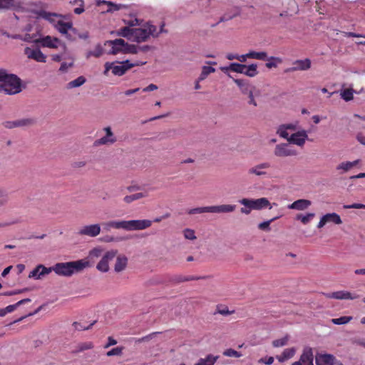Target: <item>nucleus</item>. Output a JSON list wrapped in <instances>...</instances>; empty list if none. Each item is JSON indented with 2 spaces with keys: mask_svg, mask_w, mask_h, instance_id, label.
<instances>
[{
  "mask_svg": "<svg viewBox=\"0 0 365 365\" xmlns=\"http://www.w3.org/2000/svg\"><path fill=\"white\" fill-rule=\"evenodd\" d=\"M36 15V19H43L53 25V26L61 34L65 35L66 38L70 41H75L76 37L73 34H76L77 29L73 27L71 22H64L58 18H62L63 16L56 13L48 12L44 10L32 11Z\"/></svg>",
  "mask_w": 365,
  "mask_h": 365,
  "instance_id": "obj_1",
  "label": "nucleus"
},
{
  "mask_svg": "<svg viewBox=\"0 0 365 365\" xmlns=\"http://www.w3.org/2000/svg\"><path fill=\"white\" fill-rule=\"evenodd\" d=\"M88 266L89 262L88 261L80 259L68 262H58L50 269L51 272L53 271L58 275L71 277L75 273L81 272Z\"/></svg>",
  "mask_w": 365,
  "mask_h": 365,
  "instance_id": "obj_2",
  "label": "nucleus"
},
{
  "mask_svg": "<svg viewBox=\"0 0 365 365\" xmlns=\"http://www.w3.org/2000/svg\"><path fill=\"white\" fill-rule=\"evenodd\" d=\"M21 81L14 74H8L0 70V92L7 95H14L21 91Z\"/></svg>",
  "mask_w": 365,
  "mask_h": 365,
  "instance_id": "obj_3",
  "label": "nucleus"
},
{
  "mask_svg": "<svg viewBox=\"0 0 365 365\" xmlns=\"http://www.w3.org/2000/svg\"><path fill=\"white\" fill-rule=\"evenodd\" d=\"M146 61H136L135 63H130L128 60L124 61L118 64L107 62L105 63V71L103 73L107 76L108 71L112 70L113 75L121 76L130 68L134 66L144 65Z\"/></svg>",
  "mask_w": 365,
  "mask_h": 365,
  "instance_id": "obj_4",
  "label": "nucleus"
},
{
  "mask_svg": "<svg viewBox=\"0 0 365 365\" xmlns=\"http://www.w3.org/2000/svg\"><path fill=\"white\" fill-rule=\"evenodd\" d=\"M134 36L133 41L138 43L144 42L148 40L150 36H158L159 33H157V28L155 26L149 23L144 25L142 28H135Z\"/></svg>",
  "mask_w": 365,
  "mask_h": 365,
  "instance_id": "obj_5",
  "label": "nucleus"
},
{
  "mask_svg": "<svg viewBox=\"0 0 365 365\" xmlns=\"http://www.w3.org/2000/svg\"><path fill=\"white\" fill-rule=\"evenodd\" d=\"M123 230L127 231L143 230L150 227L152 221L149 220H123Z\"/></svg>",
  "mask_w": 365,
  "mask_h": 365,
  "instance_id": "obj_6",
  "label": "nucleus"
},
{
  "mask_svg": "<svg viewBox=\"0 0 365 365\" xmlns=\"http://www.w3.org/2000/svg\"><path fill=\"white\" fill-rule=\"evenodd\" d=\"M239 202L241 205L253 210H261L262 208L269 206L270 205L269 201L265 197H262L256 200L243 198L240 200Z\"/></svg>",
  "mask_w": 365,
  "mask_h": 365,
  "instance_id": "obj_7",
  "label": "nucleus"
},
{
  "mask_svg": "<svg viewBox=\"0 0 365 365\" xmlns=\"http://www.w3.org/2000/svg\"><path fill=\"white\" fill-rule=\"evenodd\" d=\"M35 43H40L43 47L51 48H57L58 47H61L63 51H65L66 48L65 43H63L59 38L52 37L51 36H46L45 37L36 39Z\"/></svg>",
  "mask_w": 365,
  "mask_h": 365,
  "instance_id": "obj_8",
  "label": "nucleus"
},
{
  "mask_svg": "<svg viewBox=\"0 0 365 365\" xmlns=\"http://www.w3.org/2000/svg\"><path fill=\"white\" fill-rule=\"evenodd\" d=\"M274 154L277 157H289L297 155V151L288 143H281L276 145Z\"/></svg>",
  "mask_w": 365,
  "mask_h": 365,
  "instance_id": "obj_9",
  "label": "nucleus"
},
{
  "mask_svg": "<svg viewBox=\"0 0 365 365\" xmlns=\"http://www.w3.org/2000/svg\"><path fill=\"white\" fill-rule=\"evenodd\" d=\"M101 233V225L99 224H93L83 226L78 232L81 236H88L95 237Z\"/></svg>",
  "mask_w": 365,
  "mask_h": 365,
  "instance_id": "obj_10",
  "label": "nucleus"
},
{
  "mask_svg": "<svg viewBox=\"0 0 365 365\" xmlns=\"http://www.w3.org/2000/svg\"><path fill=\"white\" fill-rule=\"evenodd\" d=\"M103 130L106 132V135L96 140L94 142L95 145H112L116 142L117 139L112 132L110 127H106L103 128Z\"/></svg>",
  "mask_w": 365,
  "mask_h": 365,
  "instance_id": "obj_11",
  "label": "nucleus"
},
{
  "mask_svg": "<svg viewBox=\"0 0 365 365\" xmlns=\"http://www.w3.org/2000/svg\"><path fill=\"white\" fill-rule=\"evenodd\" d=\"M125 41L122 38H118L113 41H106L104 43L105 46H110V49L108 51L109 54H117L123 53Z\"/></svg>",
  "mask_w": 365,
  "mask_h": 365,
  "instance_id": "obj_12",
  "label": "nucleus"
},
{
  "mask_svg": "<svg viewBox=\"0 0 365 365\" xmlns=\"http://www.w3.org/2000/svg\"><path fill=\"white\" fill-rule=\"evenodd\" d=\"M117 251L111 250L107 252L98 263L96 268L103 272H106L109 269L108 262L112 260L116 255Z\"/></svg>",
  "mask_w": 365,
  "mask_h": 365,
  "instance_id": "obj_13",
  "label": "nucleus"
},
{
  "mask_svg": "<svg viewBox=\"0 0 365 365\" xmlns=\"http://www.w3.org/2000/svg\"><path fill=\"white\" fill-rule=\"evenodd\" d=\"M24 53L29 58L34 59L37 62L45 63L46 61V56L38 48H31L26 47L24 50Z\"/></svg>",
  "mask_w": 365,
  "mask_h": 365,
  "instance_id": "obj_14",
  "label": "nucleus"
},
{
  "mask_svg": "<svg viewBox=\"0 0 365 365\" xmlns=\"http://www.w3.org/2000/svg\"><path fill=\"white\" fill-rule=\"evenodd\" d=\"M293 66L285 69V73L293 72L296 71L307 70L311 66V61L309 58L304 60H297L293 62Z\"/></svg>",
  "mask_w": 365,
  "mask_h": 365,
  "instance_id": "obj_15",
  "label": "nucleus"
},
{
  "mask_svg": "<svg viewBox=\"0 0 365 365\" xmlns=\"http://www.w3.org/2000/svg\"><path fill=\"white\" fill-rule=\"evenodd\" d=\"M234 82L237 85L243 95L247 96L248 94H251V92H255L256 90L255 86L247 80L234 79Z\"/></svg>",
  "mask_w": 365,
  "mask_h": 365,
  "instance_id": "obj_16",
  "label": "nucleus"
},
{
  "mask_svg": "<svg viewBox=\"0 0 365 365\" xmlns=\"http://www.w3.org/2000/svg\"><path fill=\"white\" fill-rule=\"evenodd\" d=\"M51 273L50 267H46L43 264H38L29 274V277L36 279H41L45 275Z\"/></svg>",
  "mask_w": 365,
  "mask_h": 365,
  "instance_id": "obj_17",
  "label": "nucleus"
},
{
  "mask_svg": "<svg viewBox=\"0 0 365 365\" xmlns=\"http://www.w3.org/2000/svg\"><path fill=\"white\" fill-rule=\"evenodd\" d=\"M307 138V135L304 131L297 132L286 138L289 143L296 144L302 146L305 143V140Z\"/></svg>",
  "mask_w": 365,
  "mask_h": 365,
  "instance_id": "obj_18",
  "label": "nucleus"
},
{
  "mask_svg": "<svg viewBox=\"0 0 365 365\" xmlns=\"http://www.w3.org/2000/svg\"><path fill=\"white\" fill-rule=\"evenodd\" d=\"M31 302V299L30 298H24L15 304L9 305L6 308L0 309V317L5 316L7 313L12 312L14 311L18 307L21 305H29Z\"/></svg>",
  "mask_w": 365,
  "mask_h": 365,
  "instance_id": "obj_19",
  "label": "nucleus"
},
{
  "mask_svg": "<svg viewBox=\"0 0 365 365\" xmlns=\"http://www.w3.org/2000/svg\"><path fill=\"white\" fill-rule=\"evenodd\" d=\"M327 222L340 225L342 223V221L338 214L333 212L324 215L321 217V227H322Z\"/></svg>",
  "mask_w": 365,
  "mask_h": 365,
  "instance_id": "obj_20",
  "label": "nucleus"
},
{
  "mask_svg": "<svg viewBox=\"0 0 365 365\" xmlns=\"http://www.w3.org/2000/svg\"><path fill=\"white\" fill-rule=\"evenodd\" d=\"M101 4H106L108 6V9H106V12L113 13L116 11H119L122 9H126L128 6L125 4H117L112 1H107L105 0H98L97 5L101 6Z\"/></svg>",
  "mask_w": 365,
  "mask_h": 365,
  "instance_id": "obj_21",
  "label": "nucleus"
},
{
  "mask_svg": "<svg viewBox=\"0 0 365 365\" xmlns=\"http://www.w3.org/2000/svg\"><path fill=\"white\" fill-rule=\"evenodd\" d=\"M298 127L297 123L283 124L279 127L277 133L283 138H287L289 136L287 130L294 131Z\"/></svg>",
  "mask_w": 365,
  "mask_h": 365,
  "instance_id": "obj_22",
  "label": "nucleus"
},
{
  "mask_svg": "<svg viewBox=\"0 0 365 365\" xmlns=\"http://www.w3.org/2000/svg\"><path fill=\"white\" fill-rule=\"evenodd\" d=\"M236 208L234 205H220L210 206V212L212 213H227L233 212Z\"/></svg>",
  "mask_w": 365,
  "mask_h": 365,
  "instance_id": "obj_23",
  "label": "nucleus"
},
{
  "mask_svg": "<svg viewBox=\"0 0 365 365\" xmlns=\"http://www.w3.org/2000/svg\"><path fill=\"white\" fill-rule=\"evenodd\" d=\"M33 123L31 119H21L14 121H6L4 123V125L6 128H14L16 127H23L31 125Z\"/></svg>",
  "mask_w": 365,
  "mask_h": 365,
  "instance_id": "obj_24",
  "label": "nucleus"
},
{
  "mask_svg": "<svg viewBox=\"0 0 365 365\" xmlns=\"http://www.w3.org/2000/svg\"><path fill=\"white\" fill-rule=\"evenodd\" d=\"M310 205L311 202L309 200L305 199H300L289 205L287 207L292 210H304L307 208H308Z\"/></svg>",
  "mask_w": 365,
  "mask_h": 365,
  "instance_id": "obj_25",
  "label": "nucleus"
},
{
  "mask_svg": "<svg viewBox=\"0 0 365 365\" xmlns=\"http://www.w3.org/2000/svg\"><path fill=\"white\" fill-rule=\"evenodd\" d=\"M53 303H54V301H53V300L48 301V302L38 306L34 312H29V314L15 320L13 323L19 322L22 321L24 319L26 318L27 317L33 316L41 310L46 311V310L50 308L51 305L53 304Z\"/></svg>",
  "mask_w": 365,
  "mask_h": 365,
  "instance_id": "obj_26",
  "label": "nucleus"
},
{
  "mask_svg": "<svg viewBox=\"0 0 365 365\" xmlns=\"http://www.w3.org/2000/svg\"><path fill=\"white\" fill-rule=\"evenodd\" d=\"M270 167V164L269 163H263L259 164L255 167L251 168L248 173L250 174H255L258 176L265 175L267 173L263 171L264 169L269 168Z\"/></svg>",
  "mask_w": 365,
  "mask_h": 365,
  "instance_id": "obj_27",
  "label": "nucleus"
},
{
  "mask_svg": "<svg viewBox=\"0 0 365 365\" xmlns=\"http://www.w3.org/2000/svg\"><path fill=\"white\" fill-rule=\"evenodd\" d=\"M299 361H301L302 365H314L313 364V354L311 349H305L303 354L300 356Z\"/></svg>",
  "mask_w": 365,
  "mask_h": 365,
  "instance_id": "obj_28",
  "label": "nucleus"
},
{
  "mask_svg": "<svg viewBox=\"0 0 365 365\" xmlns=\"http://www.w3.org/2000/svg\"><path fill=\"white\" fill-rule=\"evenodd\" d=\"M128 264V258L125 255H118L116 259L114 269L116 272L124 270Z\"/></svg>",
  "mask_w": 365,
  "mask_h": 365,
  "instance_id": "obj_29",
  "label": "nucleus"
},
{
  "mask_svg": "<svg viewBox=\"0 0 365 365\" xmlns=\"http://www.w3.org/2000/svg\"><path fill=\"white\" fill-rule=\"evenodd\" d=\"M245 68H246V65L245 64L232 63L229 66L222 67L221 70L224 72L227 71H232L238 73H243V72H245Z\"/></svg>",
  "mask_w": 365,
  "mask_h": 365,
  "instance_id": "obj_30",
  "label": "nucleus"
},
{
  "mask_svg": "<svg viewBox=\"0 0 365 365\" xmlns=\"http://www.w3.org/2000/svg\"><path fill=\"white\" fill-rule=\"evenodd\" d=\"M104 53L103 48L101 46V44H97L95 46L94 50L93 51H88L86 53V58L87 59L90 58L91 57H95V58H99L101 57Z\"/></svg>",
  "mask_w": 365,
  "mask_h": 365,
  "instance_id": "obj_31",
  "label": "nucleus"
},
{
  "mask_svg": "<svg viewBox=\"0 0 365 365\" xmlns=\"http://www.w3.org/2000/svg\"><path fill=\"white\" fill-rule=\"evenodd\" d=\"M135 28H130V26H125L123 28H121L119 31L118 32V34L119 36H121L123 37H125L129 40L133 39L134 36V31Z\"/></svg>",
  "mask_w": 365,
  "mask_h": 365,
  "instance_id": "obj_32",
  "label": "nucleus"
},
{
  "mask_svg": "<svg viewBox=\"0 0 365 365\" xmlns=\"http://www.w3.org/2000/svg\"><path fill=\"white\" fill-rule=\"evenodd\" d=\"M103 227L106 230H110V229H123V220L121 221H108L103 223Z\"/></svg>",
  "mask_w": 365,
  "mask_h": 365,
  "instance_id": "obj_33",
  "label": "nucleus"
},
{
  "mask_svg": "<svg viewBox=\"0 0 365 365\" xmlns=\"http://www.w3.org/2000/svg\"><path fill=\"white\" fill-rule=\"evenodd\" d=\"M148 195V192H138V193H135V194H133V195H126L124 198H123V201L125 202V203H131L132 202L135 201V200H140L141 198H143V197H145Z\"/></svg>",
  "mask_w": 365,
  "mask_h": 365,
  "instance_id": "obj_34",
  "label": "nucleus"
},
{
  "mask_svg": "<svg viewBox=\"0 0 365 365\" xmlns=\"http://www.w3.org/2000/svg\"><path fill=\"white\" fill-rule=\"evenodd\" d=\"M217 359V356H215L212 354H209L205 359H199L197 363L195 365H214Z\"/></svg>",
  "mask_w": 365,
  "mask_h": 365,
  "instance_id": "obj_35",
  "label": "nucleus"
},
{
  "mask_svg": "<svg viewBox=\"0 0 365 365\" xmlns=\"http://www.w3.org/2000/svg\"><path fill=\"white\" fill-rule=\"evenodd\" d=\"M247 56H248L249 58H253V59H257V60H262L265 61L268 59L267 53L265 51H250L247 53Z\"/></svg>",
  "mask_w": 365,
  "mask_h": 365,
  "instance_id": "obj_36",
  "label": "nucleus"
},
{
  "mask_svg": "<svg viewBox=\"0 0 365 365\" xmlns=\"http://www.w3.org/2000/svg\"><path fill=\"white\" fill-rule=\"evenodd\" d=\"M335 356L330 354L321 353V365H334Z\"/></svg>",
  "mask_w": 365,
  "mask_h": 365,
  "instance_id": "obj_37",
  "label": "nucleus"
},
{
  "mask_svg": "<svg viewBox=\"0 0 365 365\" xmlns=\"http://www.w3.org/2000/svg\"><path fill=\"white\" fill-rule=\"evenodd\" d=\"M266 61L268 62L266 63L265 66L269 69L277 68L278 64L282 63V59L281 58L275 56L268 57V59Z\"/></svg>",
  "mask_w": 365,
  "mask_h": 365,
  "instance_id": "obj_38",
  "label": "nucleus"
},
{
  "mask_svg": "<svg viewBox=\"0 0 365 365\" xmlns=\"http://www.w3.org/2000/svg\"><path fill=\"white\" fill-rule=\"evenodd\" d=\"M359 163V160H354L353 162H343L340 163L336 169L337 170H343L344 172H346L351 170L353 167L356 166Z\"/></svg>",
  "mask_w": 365,
  "mask_h": 365,
  "instance_id": "obj_39",
  "label": "nucleus"
},
{
  "mask_svg": "<svg viewBox=\"0 0 365 365\" xmlns=\"http://www.w3.org/2000/svg\"><path fill=\"white\" fill-rule=\"evenodd\" d=\"M257 64L252 63L249 66H246V68H245V72H243V74L250 76V77H255L257 75Z\"/></svg>",
  "mask_w": 365,
  "mask_h": 365,
  "instance_id": "obj_40",
  "label": "nucleus"
},
{
  "mask_svg": "<svg viewBox=\"0 0 365 365\" xmlns=\"http://www.w3.org/2000/svg\"><path fill=\"white\" fill-rule=\"evenodd\" d=\"M17 6L15 0H0V9H11Z\"/></svg>",
  "mask_w": 365,
  "mask_h": 365,
  "instance_id": "obj_41",
  "label": "nucleus"
},
{
  "mask_svg": "<svg viewBox=\"0 0 365 365\" xmlns=\"http://www.w3.org/2000/svg\"><path fill=\"white\" fill-rule=\"evenodd\" d=\"M215 71V69L213 67L204 66L202 68V71L199 76V81L205 80L207 77L208 75H210L212 73H214Z\"/></svg>",
  "mask_w": 365,
  "mask_h": 365,
  "instance_id": "obj_42",
  "label": "nucleus"
},
{
  "mask_svg": "<svg viewBox=\"0 0 365 365\" xmlns=\"http://www.w3.org/2000/svg\"><path fill=\"white\" fill-rule=\"evenodd\" d=\"M86 82V78L83 76H79L73 81H70L67 84V88H73L82 86Z\"/></svg>",
  "mask_w": 365,
  "mask_h": 365,
  "instance_id": "obj_43",
  "label": "nucleus"
},
{
  "mask_svg": "<svg viewBox=\"0 0 365 365\" xmlns=\"http://www.w3.org/2000/svg\"><path fill=\"white\" fill-rule=\"evenodd\" d=\"M314 213H308L305 215H303L302 214H298L296 216V219L300 220L304 225H306L309 222L314 218Z\"/></svg>",
  "mask_w": 365,
  "mask_h": 365,
  "instance_id": "obj_44",
  "label": "nucleus"
},
{
  "mask_svg": "<svg viewBox=\"0 0 365 365\" xmlns=\"http://www.w3.org/2000/svg\"><path fill=\"white\" fill-rule=\"evenodd\" d=\"M210 206L196 207V208L190 209L187 211V213L189 215H195V214H201V213H204V212H210Z\"/></svg>",
  "mask_w": 365,
  "mask_h": 365,
  "instance_id": "obj_45",
  "label": "nucleus"
},
{
  "mask_svg": "<svg viewBox=\"0 0 365 365\" xmlns=\"http://www.w3.org/2000/svg\"><path fill=\"white\" fill-rule=\"evenodd\" d=\"M352 319L351 317H341L339 318L332 319L331 321L333 324L341 325L349 323Z\"/></svg>",
  "mask_w": 365,
  "mask_h": 365,
  "instance_id": "obj_46",
  "label": "nucleus"
},
{
  "mask_svg": "<svg viewBox=\"0 0 365 365\" xmlns=\"http://www.w3.org/2000/svg\"><path fill=\"white\" fill-rule=\"evenodd\" d=\"M123 53H138V46L137 45H130L127 43L125 41Z\"/></svg>",
  "mask_w": 365,
  "mask_h": 365,
  "instance_id": "obj_47",
  "label": "nucleus"
},
{
  "mask_svg": "<svg viewBox=\"0 0 365 365\" xmlns=\"http://www.w3.org/2000/svg\"><path fill=\"white\" fill-rule=\"evenodd\" d=\"M289 336H285L283 338L274 340L272 341V346L274 347H282L287 344Z\"/></svg>",
  "mask_w": 365,
  "mask_h": 365,
  "instance_id": "obj_48",
  "label": "nucleus"
},
{
  "mask_svg": "<svg viewBox=\"0 0 365 365\" xmlns=\"http://www.w3.org/2000/svg\"><path fill=\"white\" fill-rule=\"evenodd\" d=\"M93 348V344L91 341L81 343V344H79L78 345L77 349H76V352H81V351H83L85 350L91 349Z\"/></svg>",
  "mask_w": 365,
  "mask_h": 365,
  "instance_id": "obj_49",
  "label": "nucleus"
},
{
  "mask_svg": "<svg viewBox=\"0 0 365 365\" xmlns=\"http://www.w3.org/2000/svg\"><path fill=\"white\" fill-rule=\"evenodd\" d=\"M96 322V321H93L88 326L83 325L82 324L75 322L73 323V326L74 327L76 330L82 331V330H88L90 329L93 325Z\"/></svg>",
  "mask_w": 365,
  "mask_h": 365,
  "instance_id": "obj_50",
  "label": "nucleus"
},
{
  "mask_svg": "<svg viewBox=\"0 0 365 365\" xmlns=\"http://www.w3.org/2000/svg\"><path fill=\"white\" fill-rule=\"evenodd\" d=\"M123 349H124V347H123V346H118V347L113 348L106 353V356H121L123 354Z\"/></svg>",
  "mask_w": 365,
  "mask_h": 365,
  "instance_id": "obj_51",
  "label": "nucleus"
},
{
  "mask_svg": "<svg viewBox=\"0 0 365 365\" xmlns=\"http://www.w3.org/2000/svg\"><path fill=\"white\" fill-rule=\"evenodd\" d=\"M279 217H275L269 220H267V221H264L263 222H261L258 225V228L259 230H267V231H269L270 230V224L272 222L274 221L275 220L278 219Z\"/></svg>",
  "mask_w": 365,
  "mask_h": 365,
  "instance_id": "obj_52",
  "label": "nucleus"
},
{
  "mask_svg": "<svg viewBox=\"0 0 365 365\" xmlns=\"http://www.w3.org/2000/svg\"><path fill=\"white\" fill-rule=\"evenodd\" d=\"M223 355L228 357H235V358H239L242 356L241 353L232 349H227L223 351Z\"/></svg>",
  "mask_w": 365,
  "mask_h": 365,
  "instance_id": "obj_53",
  "label": "nucleus"
},
{
  "mask_svg": "<svg viewBox=\"0 0 365 365\" xmlns=\"http://www.w3.org/2000/svg\"><path fill=\"white\" fill-rule=\"evenodd\" d=\"M73 4L79 5V7L74 9L76 14H81L84 11V2L83 0H74Z\"/></svg>",
  "mask_w": 365,
  "mask_h": 365,
  "instance_id": "obj_54",
  "label": "nucleus"
},
{
  "mask_svg": "<svg viewBox=\"0 0 365 365\" xmlns=\"http://www.w3.org/2000/svg\"><path fill=\"white\" fill-rule=\"evenodd\" d=\"M341 98L346 101L353 98V91L351 89H345L341 93Z\"/></svg>",
  "mask_w": 365,
  "mask_h": 365,
  "instance_id": "obj_55",
  "label": "nucleus"
},
{
  "mask_svg": "<svg viewBox=\"0 0 365 365\" xmlns=\"http://www.w3.org/2000/svg\"><path fill=\"white\" fill-rule=\"evenodd\" d=\"M295 352L296 349L294 347L284 349L282 352L284 354V359H287V360L292 358L295 354Z\"/></svg>",
  "mask_w": 365,
  "mask_h": 365,
  "instance_id": "obj_56",
  "label": "nucleus"
},
{
  "mask_svg": "<svg viewBox=\"0 0 365 365\" xmlns=\"http://www.w3.org/2000/svg\"><path fill=\"white\" fill-rule=\"evenodd\" d=\"M159 332H153L145 336L139 338L135 340L136 343H143V342H148L150 340H151L156 334H158Z\"/></svg>",
  "mask_w": 365,
  "mask_h": 365,
  "instance_id": "obj_57",
  "label": "nucleus"
},
{
  "mask_svg": "<svg viewBox=\"0 0 365 365\" xmlns=\"http://www.w3.org/2000/svg\"><path fill=\"white\" fill-rule=\"evenodd\" d=\"M183 233H184V237L187 239V240H195L196 239V236L195 235V231L193 230H191V229H185L184 231H183Z\"/></svg>",
  "mask_w": 365,
  "mask_h": 365,
  "instance_id": "obj_58",
  "label": "nucleus"
},
{
  "mask_svg": "<svg viewBox=\"0 0 365 365\" xmlns=\"http://www.w3.org/2000/svg\"><path fill=\"white\" fill-rule=\"evenodd\" d=\"M8 200V193L5 190H0V206L4 205Z\"/></svg>",
  "mask_w": 365,
  "mask_h": 365,
  "instance_id": "obj_59",
  "label": "nucleus"
},
{
  "mask_svg": "<svg viewBox=\"0 0 365 365\" xmlns=\"http://www.w3.org/2000/svg\"><path fill=\"white\" fill-rule=\"evenodd\" d=\"M344 209H365V205L361 203H353L351 205H344Z\"/></svg>",
  "mask_w": 365,
  "mask_h": 365,
  "instance_id": "obj_60",
  "label": "nucleus"
},
{
  "mask_svg": "<svg viewBox=\"0 0 365 365\" xmlns=\"http://www.w3.org/2000/svg\"><path fill=\"white\" fill-rule=\"evenodd\" d=\"M102 254V250L98 248H94L89 252V257L93 259V258H98Z\"/></svg>",
  "mask_w": 365,
  "mask_h": 365,
  "instance_id": "obj_61",
  "label": "nucleus"
},
{
  "mask_svg": "<svg viewBox=\"0 0 365 365\" xmlns=\"http://www.w3.org/2000/svg\"><path fill=\"white\" fill-rule=\"evenodd\" d=\"M255 92H251V94H248L247 95V97H248V104L249 105H252L254 106L255 107L257 106V103L255 98Z\"/></svg>",
  "mask_w": 365,
  "mask_h": 365,
  "instance_id": "obj_62",
  "label": "nucleus"
},
{
  "mask_svg": "<svg viewBox=\"0 0 365 365\" xmlns=\"http://www.w3.org/2000/svg\"><path fill=\"white\" fill-rule=\"evenodd\" d=\"M73 36H75L76 38L78 37L81 39H87L89 37V34L88 31H85L83 33H79L77 31L76 34H73Z\"/></svg>",
  "mask_w": 365,
  "mask_h": 365,
  "instance_id": "obj_63",
  "label": "nucleus"
},
{
  "mask_svg": "<svg viewBox=\"0 0 365 365\" xmlns=\"http://www.w3.org/2000/svg\"><path fill=\"white\" fill-rule=\"evenodd\" d=\"M117 344V341L114 339L113 337L109 336L108 338V343L104 346V349H108L110 346L115 345Z\"/></svg>",
  "mask_w": 365,
  "mask_h": 365,
  "instance_id": "obj_64",
  "label": "nucleus"
}]
</instances>
